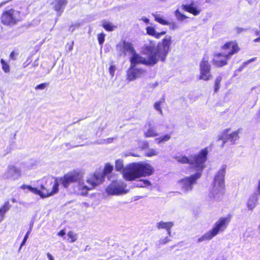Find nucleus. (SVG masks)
<instances>
[{
  "instance_id": "1",
  "label": "nucleus",
  "mask_w": 260,
  "mask_h": 260,
  "mask_svg": "<svg viewBox=\"0 0 260 260\" xmlns=\"http://www.w3.org/2000/svg\"><path fill=\"white\" fill-rule=\"evenodd\" d=\"M83 178V174L81 172L73 171L65 174L62 177L58 180L55 179L54 181L52 179H48L52 187L48 184H40V188L32 187L31 186L23 184L20 186L22 189H28L30 192L40 196L42 198H47L56 193L58 191V186L61 184L64 187L67 188L72 183H78V193L79 194L80 183Z\"/></svg>"
},
{
  "instance_id": "2",
  "label": "nucleus",
  "mask_w": 260,
  "mask_h": 260,
  "mask_svg": "<svg viewBox=\"0 0 260 260\" xmlns=\"http://www.w3.org/2000/svg\"><path fill=\"white\" fill-rule=\"evenodd\" d=\"M154 171L153 167L149 163H132L127 165L124 170L123 178L127 181H132L141 177L150 176Z\"/></svg>"
},
{
  "instance_id": "3",
  "label": "nucleus",
  "mask_w": 260,
  "mask_h": 260,
  "mask_svg": "<svg viewBox=\"0 0 260 260\" xmlns=\"http://www.w3.org/2000/svg\"><path fill=\"white\" fill-rule=\"evenodd\" d=\"M226 168V166L224 165L221 167L214 178L213 186L209 193V197L215 201L220 200L224 192V176Z\"/></svg>"
},
{
  "instance_id": "4",
  "label": "nucleus",
  "mask_w": 260,
  "mask_h": 260,
  "mask_svg": "<svg viewBox=\"0 0 260 260\" xmlns=\"http://www.w3.org/2000/svg\"><path fill=\"white\" fill-rule=\"evenodd\" d=\"M207 149L205 148L202 149L198 154H196L193 157L188 158L185 155H180L175 156L174 158L180 163L189 164L197 171H202L205 167V163L207 159Z\"/></svg>"
},
{
  "instance_id": "5",
  "label": "nucleus",
  "mask_w": 260,
  "mask_h": 260,
  "mask_svg": "<svg viewBox=\"0 0 260 260\" xmlns=\"http://www.w3.org/2000/svg\"><path fill=\"white\" fill-rule=\"evenodd\" d=\"M172 42V37L170 35H166L162 40L161 42L158 43L156 47L149 45H147V49L148 51L152 52L154 56L157 58V61L159 59L164 61L170 50Z\"/></svg>"
},
{
  "instance_id": "6",
  "label": "nucleus",
  "mask_w": 260,
  "mask_h": 260,
  "mask_svg": "<svg viewBox=\"0 0 260 260\" xmlns=\"http://www.w3.org/2000/svg\"><path fill=\"white\" fill-rule=\"evenodd\" d=\"M104 178L103 174L94 173L87 176L85 182L82 179L80 183L79 194L86 196L89 190L102 183Z\"/></svg>"
},
{
  "instance_id": "7",
  "label": "nucleus",
  "mask_w": 260,
  "mask_h": 260,
  "mask_svg": "<svg viewBox=\"0 0 260 260\" xmlns=\"http://www.w3.org/2000/svg\"><path fill=\"white\" fill-rule=\"evenodd\" d=\"M143 51L144 54L148 55L147 58L141 56L139 54L136 53L135 51L132 53L133 55L131 58V66L136 67L137 64L140 63L148 66H153L158 62L157 58L154 56L152 52L147 50V46H145Z\"/></svg>"
},
{
  "instance_id": "8",
  "label": "nucleus",
  "mask_w": 260,
  "mask_h": 260,
  "mask_svg": "<svg viewBox=\"0 0 260 260\" xmlns=\"http://www.w3.org/2000/svg\"><path fill=\"white\" fill-rule=\"evenodd\" d=\"M20 19V12L12 9L4 11L1 16V21L6 25H13Z\"/></svg>"
},
{
  "instance_id": "9",
  "label": "nucleus",
  "mask_w": 260,
  "mask_h": 260,
  "mask_svg": "<svg viewBox=\"0 0 260 260\" xmlns=\"http://www.w3.org/2000/svg\"><path fill=\"white\" fill-rule=\"evenodd\" d=\"M126 184L122 181H112L106 188V192L109 195L118 196L127 193Z\"/></svg>"
},
{
  "instance_id": "10",
  "label": "nucleus",
  "mask_w": 260,
  "mask_h": 260,
  "mask_svg": "<svg viewBox=\"0 0 260 260\" xmlns=\"http://www.w3.org/2000/svg\"><path fill=\"white\" fill-rule=\"evenodd\" d=\"M242 129V128H239L237 131L231 133H229L231 131V128H230L224 130L221 136L219 138V140L223 141L221 147H222L228 140H229L232 144H235V142L239 139V135L241 132Z\"/></svg>"
},
{
  "instance_id": "11",
  "label": "nucleus",
  "mask_w": 260,
  "mask_h": 260,
  "mask_svg": "<svg viewBox=\"0 0 260 260\" xmlns=\"http://www.w3.org/2000/svg\"><path fill=\"white\" fill-rule=\"evenodd\" d=\"M201 172L198 171L195 174L180 180L179 183L182 189L186 192L191 190L196 181L201 177Z\"/></svg>"
},
{
  "instance_id": "12",
  "label": "nucleus",
  "mask_w": 260,
  "mask_h": 260,
  "mask_svg": "<svg viewBox=\"0 0 260 260\" xmlns=\"http://www.w3.org/2000/svg\"><path fill=\"white\" fill-rule=\"evenodd\" d=\"M212 75L211 73V65L207 58L204 57L200 64L199 79L205 81L211 79Z\"/></svg>"
},
{
  "instance_id": "13",
  "label": "nucleus",
  "mask_w": 260,
  "mask_h": 260,
  "mask_svg": "<svg viewBox=\"0 0 260 260\" xmlns=\"http://www.w3.org/2000/svg\"><path fill=\"white\" fill-rule=\"evenodd\" d=\"M231 220V216L220 217L215 223L213 228L210 231L213 237L220 232L224 231Z\"/></svg>"
},
{
  "instance_id": "14",
  "label": "nucleus",
  "mask_w": 260,
  "mask_h": 260,
  "mask_svg": "<svg viewBox=\"0 0 260 260\" xmlns=\"http://www.w3.org/2000/svg\"><path fill=\"white\" fill-rule=\"evenodd\" d=\"M22 175L20 168L17 166L11 165L8 166L3 174V177L5 179H11L14 180H18Z\"/></svg>"
},
{
  "instance_id": "15",
  "label": "nucleus",
  "mask_w": 260,
  "mask_h": 260,
  "mask_svg": "<svg viewBox=\"0 0 260 260\" xmlns=\"http://www.w3.org/2000/svg\"><path fill=\"white\" fill-rule=\"evenodd\" d=\"M116 50L120 56H125L126 53H133L135 52L132 44L124 41L117 45Z\"/></svg>"
},
{
  "instance_id": "16",
  "label": "nucleus",
  "mask_w": 260,
  "mask_h": 260,
  "mask_svg": "<svg viewBox=\"0 0 260 260\" xmlns=\"http://www.w3.org/2000/svg\"><path fill=\"white\" fill-rule=\"evenodd\" d=\"M145 74L146 71L145 70L130 66L127 74V78L129 81H133L137 78L142 77Z\"/></svg>"
},
{
  "instance_id": "17",
  "label": "nucleus",
  "mask_w": 260,
  "mask_h": 260,
  "mask_svg": "<svg viewBox=\"0 0 260 260\" xmlns=\"http://www.w3.org/2000/svg\"><path fill=\"white\" fill-rule=\"evenodd\" d=\"M198 2H192L188 5H182L181 7L183 10L192 14L194 16L199 15L202 11Z\"/></svg>"
},
{
  "instance_id": "18",
  "label": "nucleus",
  "mask_w": 260,
  "mask_h": 260,
  "mask_svg": "<svg viewBox=\"0 0 260 260\" xmlns=\"http://www.w3.org/2000/svg\"><path fill=\"white\" fill-rule=\"evenodd\" d=\"M222 48L224 51L223 53L228 55L229 58H230L231 55L237 53L239 50L237 44L234 42H229L225 43Z\"/></svg>"
},
{
  "instance_id": "19",
  "label": "nucleus",
  "mask_w": 260,
  "mask_h": 260,
  "mask_svg": "<svg viewBox=\"0 0 260 260\" xmlns=\"http://www.w3.org/2000/svg\"><path fill=\"white\" fill-rule=\"evenodd\" d=\"M144 136L146 138H153L158 136L156 128L149 121L144 126Z\"/></svg>"
},
{
  "instance_id": "20",
  "label": "nucleus",
  "mask_w": 260,
  "mask_h": 260,
  "mask_svg": "<svg viewBox=\"0 0 260 260\" xmlns=\"http://www.w3.org/2000/svg\"><path fill=\"white\" fill-rule=\"evenodd\" d=\"M155 20L159 23L160 24L164 25H169L171 30H174L178 28L177 24L174 21H169L164 19V18L159 14H152Z\"/></svg>"
},
{
  "instance_id": "21",
  "label": "nucleus",
  "mask_w": 260,
  "mask_h": 260,
  "mask_svg": "<svg viewBox=\"0 0 260 260\" xmlns=\"http://www.w3.org/2000/svg\"><path fill=\"white\" fill-rule=\"evenodd\" d=\"M229 58L225 53H219L214 56L213 63L217 67H221L227 64V60Z\"/></svg>"
},
{
  "instance_id": "22",
  "label": "nucleus",
  "mask_w": 260,
  "mask_h": 260,
  "mask_svg": "<svg viewBox=\"0 0 260 260\" xmlns=\"http://www.w3.org/2000/svg\"><path fill=\"white\" fill-rule=\"evenodd\" d=\"M67 0H54L51 5L54 9L57 12V15L60 16L62 11L63 8L67 4Z\"/></svg>"
},
{
  "instance_id": "23",
  "label": "nucleus",
  "mask_w": 260,
  "mask_h": 260,
  "mask_svg": "<svg viewBox=\"0 0 260 260\" xmlns=\"http://www.w3.org/2000/svg\"><path fill=\"white\" fill-rule=\"evenodd\" d=\"M147 34L149 36L154 37L156 39H159L162 35L166 34V31H162L160 32H157L154 26H148L146 28Z\"/></svg>"
},
{
  "instance_id": "24",
  "label": "nucleus",
  "mask_w": 260,
  "mask_h": 260,
  "mask_svg": "<svg viewBox=\"0 0 260 260\" xmlns=\"http://www.w3.org/2000/svg\"><path fill=\"white\" fill-rule=\"evenodd\" d=\"M11 205L8 201L5 202L4 205L0 208V222L3 221L5 217V214L11 208Z\"/></svg>"
},
{
  "instance_id": "25",
  "label": "nucleus",
  "mask_w": 260,
  "mask_h": 260,
  "mask_svg": "<svg viewBox=\"0 0 260 260\" xmlns=\"http://www.w3.org/2000/svg\"><path fill=\"white\" fill-rule=\"evenodd\" d=\"M174 225V222H164L160 221L156 224V226L158 229H165V230H169V229H171Z\"/></svg>"
},
{
  "instance_id": "26",
  "label": "nucleus",
  "mask_w": 260,
  "mask_h": 260,
  "mask_svg": "<svg viewBox=\"0 0 260 260\" xmlns=\"http://www.w3.org/2000/svg\"><path fill=\"white\" fill-rule=\"evenodd\" d=\"M171 138V134H167L156 138L155 139V141L157 144H160L168 142Z\"/></svg>"
},
{
  "instance_id": "27",
  "label": "nucleus",
  "mask_w": 260,
  "mask_h": 260,
  "mask_svg": "<svg viewBox=\"0 0 260 260\" xmlns=\"http://www.w3.org/2000/svg\"><path fill=\"white\" fill-rule=\"evenodd\" d=\"M102 25L107 31H113L116 27L111 22L106 20L102 21Z\"/></svg>"
},
{
  "instance_id": "28",
  "label": "nucleus",
  "mask_w": 260,
  "mask_h": 260,
  "mask_svg": "<svg viewBox=\"0 0 260 260\" xmlns=\"http://www.w3.org/2000/svg\"><path fill=\"white\" fill-rule=\"evenodd\" d=\"M151 185V182L147 180H140L135 184V186L138 187H146Z\"/></svg>"
},
{
  "instance_id": "29",
  "label": "nucleus",
  "mask_w": 260,
  "mask_h": 260,
  "mask_svg": "<svg viewBox=\"0 0 260 260\" xmlns=\"http://www.w3.org/2000/svg\"><path fill=\"white\" fill-rule=\"evenodd\" d=\"M158 154V151L156 149L149 148L145 152V155L147 157L156 156Z\"/></svg>"
},
{
  "instance_id": "30",
  "label": "nucleus",
  "mask_w": 260,
  "mask_h": 260,
  "mask_svg": "<svg viewBox=\"0 0 260 260\" xmlns=\"http://www.w3.org/2000/svg\"><path fill=\"white\" fill-rule=\"evenodd\" d=\"M213 236L211 233L210 231L206 233L205 235L198 239V242L200 243L205 240H209L213 238Z\"/></svg>"
},
{
  "instance_id": "31",
  "label": "nucleus",
  "mask_w": 260,
  "mask_h": 260,
  "mask_svg": "<svg viewBox=\"0 0 260 260\" xmlns=\"http://www.w3.org/2000/svg\"><path fill=\"white\" fill-rule=\"evenodd\" d=\"M115 169L118 171H121L123 170V172H124V170L125 169H123V164L122 160L117 159L115 162Z\"/></svg>"
},
{
  "instance_id": "32",
  "label": "nucleus",
  "mask_w": 260,
  "mask_h": 260,
  "mask_svg": "<svg viewBox=\"0 0 260 260\" xmlns=\"http://www.w3.org/2000/svg\"><path fill=\"white\" fill-rule=\"evenodd\" d=\"M175 15L177 19L179 21H183L185 19L187 18V17L185 15L182 14L178 9L175 11Z\"/></svg>"
},
{
  "instance_id": "33",
  "label": "nucleus",
  "mask_w": 260,
  "mask_h": 260,
  "mask_svg": "<svg viewBox=\"0 0 260 260\" xmlns=\"http://www.w3.org/2000/svg\"><path fill=\"white\" fill-rule=\"evenodd\" d=\"M1 62L2 63V69L4 71V72L6 73H8L10 72V66L8 64V63L5 61L4 59H1Z\"/></svg>"
},
{
  "instance_id": "34",
  "label": "nucleus",
  "mask_w": 260,
  "mask_h": 260,
  "mask_svg": "<svg viewBox=\"0 0 260 260\" xmlns=\"http://www.w3.org/2000/svg\"><path fill=\"white\" fill-rule=\"evenodd\" d=\"M222 80V77L221 76H218L216 77L214 83V91L215 92H217L220 88V82Z\"/></svg>"
},
{
  "instance_id": "35",
  "label": "nucleus",
  "mask_w": 260,
  "mask_h": 260,
  "mask_svg": "<svg viewBox=\"0 0 260 260\" xmlns=\"http://www.w3.org/2000/svg\"><path fill=\"white\" fill-rule=\"evenodd\" d=\"M113 169V167L110 164H107L105 165L104 170V175L108 174L110 173H111Z\"/></svg>"
},
{
  "instance_id": "36",
  "label": "nucleus",
  "mask_w": 260,
  "mask_h": 260,
  "mask_svg": "<svg viewBox=\"0 0 260 260\" xmlns=\"http://www.w3.org/2000/svg\"><path fill=\"white\" fill-rule=\"evenodd\" d=\"M68 236L71 239L70 242L72 243L74 242L77 239V235L74 234L72 231H70L68 233Z\"/></svg>"
},
{
  "instance_id": "37",
  "label": "nucleus",
  "mask_w": 260,
  "mask_h": 260,
  "mask_svg": "<svg viewBox=\"0 0 260 260\" xmlns=\"http://www.w3.org/2000/svg\"><path fill=\"white\" fill-rule=\"evenodd\" d=\"M161 102L160 101L155 103L154 107L156 110L159 112L160 114L162 115L163 112L161 108Z\"/></svg>"
},
{
  "instance_id": "38",
  "label": "nucleus",
  "mask_w": 260,
  "mask_h": 260,
  "mask_svg": "<svg viewBox=\"0 0 260 260\" xmlns=\"http://www.w3.org/2000/svg\"><path fill=\"white\" fill-rule=\"evenodd\" d=\"M105 35L104 33H101L98 35V39L100 45H102L105 41Z\"/></svg>"
},
{
  "instance_id": "39",
  "label": "nucleus",
  "mask_w": 260,
  "mask_h": 260,
  "mask_svg": "<svg viewBox=\"0 0 260 260\" xmlns=\"http://www.w3.org/2000/svg\"><path fill=\"white\" fill-rule=\"evenodd\" d=\"M116 70L115 67L113 65L110 66L109 70V73L112 77H113L114 75V72Z\"/></svg>"
},
{
  "instance_id": "40",
  "label": "nucleus",
  "mask_w": 260,
  "mask_h": 260,
  "mask_svg": "<svg viewBox=\"0 0 260 260\" xmlns=\"http://www.w3.org/2000/svg\"><path fill=\"white\" fill-rule=\"evenodd\" d=\"M80 25V24L79 23H75L74 24L72 25L70 27L69 29L71 31H73L76 28L79 27Z\"/></svg>"
},
{
  "instance_id": "41",
  "label": "nucleus",
  "mask_w": 260,
  "mask_h": 260,
  "mask_svg": "<svg viewBox=\"0 0 260 260\" xmlns=\"http://www.w3.org/2000/svg\"><path fill=\"white\" fill-rule=\"evenodd\" d=\"M46 86H47L46 83H42L41 84L37 85L36 87V89H44L46 87Z\"/></svg>"
},
{
  "instance_id": "42",
  "label": "nucleus",
  "mask_w": 260,
  "mask_h": 260,
  "mask_svg": "<svg viewBox=\"0 0 260 260\" xmlns=\"http://www.w3.org/2000/svg\"><path fill=\"white\" fill-rule=\"evenodd\" d=\"M28 238V233H26V235L25 236L24 239H23V241L22 242L21 244V245H20V247L19 248V250L21 249V247L25 244L27 239Z\"/></svg>"
},
{
  "instance_id": "43",
  "label": "nucleus",
  "mask_w": 260,
  "mask_h": 260,
  "mask_svg": "<svg viewBox=\"0 0 260 260\" xmlns=\"http://www.w3.org/2000/svg\"><path fill=\"white\" fill-rule=\"evenodd\" d=\"M169 239L168 237H166L165 239L160 240L159 242L160 244H165L167 243L168 241H169Z\"/></svg>"
},
{
  "instance_id": "44",
  "label": "nucleus",
  "mask_w": 260,
  "mask_h": 260,
  "mask_svg": "<svg viewBox=\"0 0 260 260\" xmlns=\"http://www.w3.org/2000/svg\"><path fill=\"white\" fill-rule=\"evenodd\" d=\"M141 20L143 21L146 23H148L149 22V19L145 17H143L141 19Z\"/></svg>"
},
{
  "instance_id": "45",
  "label": "nucleus",
  "mask_w": 260,
  "mask_h": 260,
  "mask_svg": "<svg viewBox=\"0 0 260 260\" xmlns=\"http://www.w3.org/2000/svg\"><path fill=\"white\" fill-rule=\"evenodd\" d=\"M245 30H246L245 29L243 28L242 27H237V31L238 33H240L242 31H245Z\"/></svg>"
},
{
  "instance_id": "46",
  "label": "nucleus",
  "mask_w": 260,
  "mask_h": 260,
  "mask_svg": "<svg viewBox=\"0 0 260 260\" xmlns=\"http://www.w3.org/2000/svg\"><path fill=\"white\" fill-rule=\"evenodd\" d=\"M65 235V232L64 230H61L58 233L57 235L59 236H63Z\"/></svg>"
},
{
  "instance_id": "47",
  "label": "nucleus",
  "mask_w": 260,
  "mask_h": 260,
  "mask_svg": "<svg viewBox=\"0 0 260 260\" xmlns=\"http://www.w3.org/2000/svg\"><path fill=\"white\" fill-rule=\"evenodd\" d=\"M47 256L49 260H54L53 257L52 256V255L50 253H47Z\"/></svg>"
},
{
  "instance_id": "48",
  "label": "nucleus",
  "mask_w": 260,
  "mask_h": 260,
  "mask_svg": "<svg viewBox=\"0 0 260 260\" xmlns=\"http://www.w3.org/2000/svg\"><path fill=\"white\" fill-rule=\"evenodd\" d=\"M255 60V58H252V59H250V60H248L247 61L245 62V64H248V63H250V62L253 61H254V60Z\"/></svg>"
},
{
  "instance_id": "49",
  "label": "nucleus",
  "mask_w": 260,
  "mask_h": 260,
  "mask_svg": "<svg viewBox=\"0 0 260 260\" xmlns=\"http://www.w3.org/2000/svg\"><path fill=\"white\" fill-rule=\"evenodd\" d=\"M14 52H12L10 54V57L12 58V59H14Z\"/></svg>"
},
{
  "instance_id": "50",
  "label": "nucleus",
  "mask_w": 260,
  "mask_h": 260,
  "mask_svg": "<svg viewBox=\"0 0 260 260\" xmlns=\"http://www.w3.org/2000/svg\"><path fill=\"white\" fill-rule=\"evenodd\" d=\"M171 229H169V230H167V232H168V234L169 236H170L171 235Z\"/></svg>"
},
{
  "instance_id": "51",
  "label": "nucleus",
  "mask_w": 260,
  "mask_h": 260,
  "mask_svg": "<svg viewBox=\"0 0 260 260\" xmlns=\"http://www.w3.org/2000/svg\"><path fill=\"white\" fill-rule=\"evenodd\" d=\"M11 201H12V202L13 203H15V202H16V200L15 199H14V198L12 199Z\"/></svg>"
},
{
  "instance_id": "52",
  "label": "nucleus",
  "mask_w": 260,
  "mask_h": 260,
  "mask_svg": "<svg viewBox=\"0 0 260 260\" xmlns=\"http://www.w3.org/2000/svg\"><path fill=\"white\" fill-rule=\"evenodd\" d=\"M6 3V2H5V3H3V4H1L0 5V6H2V5H3L4 4H5Z\"/></svg>"
},
{
  "instance_id": "53",
  "label": "nucleus",
  "mask_w": 260,
  "mask_h": 260,
  "mask_svg": "<svg viewBox=\"0 0 260 260\" xmlns=\"http://www.w3.org/2000/svg\"><path fill=\"white\" fill-rule=\"evenodd\" d=\"M29 232L30 231H29L27 233H28V234L29 233Z\"/></svg>"
}]
</instances>
